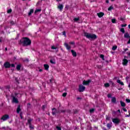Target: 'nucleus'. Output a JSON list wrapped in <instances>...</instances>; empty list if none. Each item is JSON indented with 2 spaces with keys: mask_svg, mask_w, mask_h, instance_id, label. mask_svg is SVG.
<instances>
[{
  "mask_svg": "<svg viewBox=\"0 0 130 130\" xmlns=\"http://www.w3.org/2000/svg\"><path fill=\"white\" fill-rule=\"evenodd\" d=\"M43 70H42V69H40L39 70V71L40 72H43Z\"/></svg>",
  "mask_w": 130,
  "mask_h": 130,
  "instance_id": "69168bd1",
  "label": "nucleus"
},
{
  "mask_svg": "<svg viewBox=\"0 0 130 130\" xmlns=\"http://www.w3.org/2000/svg\"><path fill=\"white\" fill-rule=\"evenodd\" d=\"M112 23H113V24H115V23H116V19H112Z\"/></svg>",
  "mask_w": 130,
  "mask_h": 130,
  "instance_id": "c756f323",
  "label": "nucleus"
},
{
  "mask_svg": "<svg viewBox=\"0 0 130 130\" xmlns=\"http://www.w3.org/2000/svg\"><path fill=\"white\" fill-rule=\"evenodd\" d=\"M67 94H68V93H67V92H64V93H63V94H62V96H63V97H66Z\"/></svg>",
  "mask_w": 130,
  "mask_h": 130,
  "instance_id": "e433bc0d",
  "label": "nucleus"
},
{
  "mask_svg": "<svg viewBox=\"0 0 130 130\" xmlns=\"http://www.w3.org/2000/svg\"><path fill=\"white\" fill-rule=\"evenodd\" d=\"M121 106L122 107H125V103L123 102H122L121 101L120 102Z\"/></svg>",
  "mask_w": 130,
  "mask_h": 130,
  "instance_id": "5701e85b",
  "label": "nucleus"
},
{
  "mask_svg": "<svg viewBox=\"0 0 130 130\" xmlns=\"http://www.w3.org/2000/svg\"><path fill=\"white\" fill-rule=\"evenodd\" d=\"M123 20H124V19H123V18H120V20L121 21H123Z\"/></svg>",
  "mask_w": 130,
  "mask_h": 130,
  "instance_id": "338daca9",
  "label": "nucleus"
},
{
  "mask_svg": "<svg viewBox=\"0 0 130 130\" xmlns=\"http://www.w3.org/2000/svg\"><path fill=\"white\" fill-rule=\"evenodd\" d=\"M121 31V32H122V33H125V31L124 30V28H121L120 30Z\"/></svg>",
  "mask_w": 130,
  "mask_h": 130,
  "instance_id": "473e14b6",
  "label": "nucleus"
},
{
  "mask_svg": "<svg viewBox=\"0 0 130 130\" xmlns=\"http://www.w3.org/2000/svg\"><path fill=\"white\" fill-rule=\"evenodd\" d=\"M10 118V116H8V115H4L2 118H1L2 120H7V119H9Z\"/></svg>",
  "mask_w": 130,
  "mask_h": 130,
  "instance_id": "6e6552de",
  "label": "nucleus"
},
{
  "mask_svg": "<svg viewBox=\"0 0 130 130\" xmlns=\"http://www.w3.org/2000/svg\"><path fill=\"white\" fill-rule=\"evenodd\" d=\"M107 97L108 98H111V94H108Z\"/></svg>",
  "mask_w": 130,
  "mask_h": 130,
  "instance_id": "49530a36",
  "label": "nucleus"
},
{
  "mask_svg": "<svg viewBox=\"0 0 130 130\" xmlns=\"http://www.w3.org/2000/svg\"><path fill=\"white\" fill-rule=\"evenodd\" d=\"M85 89L86 87L83 86L82 85H80L79 88V92L82 93V92H84V91H85Z\"/></svg>",
  "mask_w": 130,
  "mask_h": 130,
  "instance_id": "20e7f679",
  "label": "nucleus"
},
{
  "mask_svg": "<svg viewBox=\"0 0 130 130\" xmlns=\"http://www.w3.org/2000/svg\"><path fill=\"white\" fill-rule=\"evenodd\" d=\"M74 22H78V21H80V17L78 18H75L74 19Z\"/></svg>",
  "mask_w": 130,
  "mask_h": 130,
  "instance_id": "bb28decb",
  "label": "nucleus"
},
{
  "mask_svg": "<svg viewBox=\"0 0 130 130\" xmlns=\"http://www.w3.org/2000/svg\"><path fill=\"white\" fill-rule=\"evenodd\" d=\"M64 46H66V47L68 50H71V46L69 45V44H68V43H65L64 44Z\"/></svg>",
  "mask_w": 130,
  "mask_h": 130,
  "instance_id": "f8f14e48",
  "label": "nucleus"
},
{
  "mask_svg": "<svg viewBox=\"0 0 130 130\" xmlns=\"http://www.w3.org/2000/svg\"><path fill=\"white\" fill-rule=\"evenodd\" d=\"M107 126L109 128H110V127H111V126H112V123L107 124Z\"/></svg>",
  "mask_w": 130,
  "mask_h": 130,
  "instance_id": "b1692460",
  "label": "nucleus"
},
{
  "mask_svg": "<svg viewBox=\"0 0 130 130\" xmlns=\"http://www.w3.org/2000/svg\"><path fill=\"white\" fill-rule=\"evenodd\" d=\"M71 52L74 57H76V56H77V52L75 51L74 50H71Z\"/></svg>",
  "mask_w": 130,
  "mask_h": 130,
  "instance_id": "ddd939ff",
  "label": "nucleus"
},
{
  "mask_svg": "<svg viewBox=\"0 0 130 130\" xmlns=\"http://www.w3.org/2000/svg\"><path fill=\"white\" fill-rule=\"evenodd\" d=\"M18 43L20 45H22L24 47L30 46L32 43V41L28 37H23L19 41Z\"/></svg>",
  "mask_w": 130,
  "mask_h": 130,
  "instance_id": "f257e3e1",
  "label": "nucleus"
},
{
  "mask_svg": "<svg viewBox=\"0 0 130 130\" xmlns=\"http://www.w3.org/2000/svg\"><path fill=\"white\" fill-rule=\"evenodd\" d=\"M94 110H95V109H90L89 111L90 113H93V112H94Z\"/></svg>",
  "mask_w": 130,
  "mask_h": 130,
  "instance_id": "f704fd0d",
  "label": "nucleus"
},
{
  "mask_svg": "<svg viewBox=\"0 0 130 130\" xmlns=\"http://www.w3.org/2000/svg\"><path fill=\"white\" fill-rule=\"evenodd\" d=\"M117 48V46H113L112 49V50L115 51L116 50Z\"/></svg>",
  "mask_w": 130,
  "mask_h": 130,
  "instance_id": "cd10ccee",
  "label": "nucleus"
},
{
  "mask_svg": "<svg viewBox=\"0 0 130 130\" xmlns=\"http://www.w3.org/2000/svg\"><path fill=\"white\" fill-rule=\"evenodd\" d=\"M11 67H12V68H15V64H14V63H12L11 64Z\"/></svg>",
  "mask_w": 130,
  "mask_h": 130,
  "instance_id": "3c124183",
  "label": "nucleus"
},
{
  "mask_svg": "<svg viewBox=\"0 0 130 130\" xmlns=\"http://www.w3.org/2000/svg\"><path fill=\"white\" fill-rule=\"evenodd\" d=\"M24 61H29V59H27V58H26V59H25V60H24Z\"/></svg>",
  "mask_w": 130,
  "mask_h": 130,
  "instance_id": "0e129e2a",
  "label": "nucleus"
},
{
  "mask_svg": "<svg viewBox=\"0 0 130 130\" xmlns=\"http://www.w3.org/2000/svg\"><path fill=\"white\" fill-rule=\"evenodd\" d=\"M122 110H123V111H124V112H126V111H127L126 109H125V108H123Z\"/></svg>",
  "mask_w": 130,
  "mask_h": 130,
  "instance_id": "09e8293b",
  "label": "nucleus"
},
{
  "mask_svg": "<svg viewBox=\"0 0 130 130\" xmlns=\"http://www.w3.org/2000/svg\"><path fill=\"white\" fill-rule=\"evenodd\" d=\"M121 27H126L127 26V24H121Z\"/></svg>",
  "mask_w": 130,
  "mask_h": 130,
  "instance_id": "37998d69",
  "label": "nucleus"
},
{
  "mask_svg": "<svg viewBox=\"0 0 130 130\" xmlns=\"http://www.w3.org/2000/svg\"><path fill=\"white\" fill-rule=\"evenodd\" d=\"M10 24L11 25H15V22H14V21L12 20L10 22Z\"/></svg>",
  "mask_w": 130,
  "mask_h": 130,
  "instance_id": "c03bdc74",
  "label": "nucleus"
},
{
  "mask_svg": "<svg viewBox=\"0 0 130 130\" xmlns=\"http://www.w3.org/2000/svg\"><path fill=\"white\" fill-rule=\"evenodd\" d=\"M14 95H15V96H18V95H19V93H14Z\"/></svg>",
  "mask_w": 130,
  "mask_h": 130,
  "instance_id": "680f3d73",
  "label": "nucleus"
},
{
  "mask_svg": "<svg viewBox=\"0 0 130 130\" xmlns=\"http://www.w3.org/2000/svg\"><path fill=\"white\" fill-rule=\"evenodd\" d=\"M122 65L125 66V67H126V66H127V63H128V60H127V59H125V58H124L123 60H122Z\"/></svg>",
  "mask_w": 130,
  "mask_h": 130,
  "instance_id": "0eeeda50",
  "label": "nucleus"
},
{
  "mask_svg": "<svg viewBox=\"0 0 130 130\" xmlns=\"http://www.w3.org/2000/svg\"><path fill=\"white\" fill-rule=\"evenodd\" d=\"M57 9L59 10L60 12H62V10H63V5L59 4V5L57 6Z\"/></svg>",
  "mask_w": 130,
  "mask_h": 130,
  "instance_id": "9d476101",
  "label": "nucleus"
},
{
  "mask_svg": "<svg viewBox=\"0 0 130 130\" xmlns=\"http://www.w3.org/2000/svg\"><path fill=\"white\" fill-rule=\"evenodd\" d=\"M77 100H81L82 99V98H80V97H78V98H77Z\"/></svg>",
  "mask_w": 130,
  "mask_h": 130,
  "instance_id": "13d9d810",
  "label": "nucleus"
},
{
  "mask_svg": "<svg viewBox=\"0 0 130 130\" xmlns=\"http://www.w3.org/2000/svg\"><path fill=\"white\" fill-rule=\"evenodd\" d=\"M74 112L75 114H77L78 113V111L77 110H74Z\"/></svg>",
  "mask_w": 130,
  "mask_h": 130,
  "instance_id": "de8ad7c7",
  "label": "nucleus"
},
{
  "mask_svg": "<svg viewBox=\"0 0 130 130\" xmlns=\"http://www.w3.org/2000/svg\"><path fill=\"white\" fill-rule=\"evenodd\" d=\"M91 83V80L88 79L87 81L84 80L83 81V85H89Z\"/></svg>",
  "mask_w": 130,
  "mask_h": 130,
  "instance_id": "1a4fd4ad",
  "label": "nucleus"
},
{
  "mask_svg": "<svg viewBox=\"0 0 130 130\" xmlns=\"http://www.w3.org/2000/svg\"><path fill=\"white\" fill-rule=\"evenodd\" d=\"M126 102H127V103H130V100L128 99H126Z\"/></svg>",
  "mask_w": 130,
  "mask_h": 130,
  "instance_id": "a19ab883",
  "label": "nucleus"
},
{
  "mask_svg": "<svg viewBox=\"0 0 130 130\" xmlns=\"http://www.w3.org/2000/svg\"><path fill=\"white\" fill-rule=\"evenodd\" d=\"M59 112L60 113H69L71 114V110H60L59 109Z\"/></svg>",
  "mask_w": 130,
  "mask_h": 130,
  "instance_id": "7ed1b4c3",
  "label": "nucleus"
},
{
  "mask_svg": "<svg viewBox=\"0 0 130 130\" xmlns=\"http://www.w3.org/2000/svg\"><path fill=\"white\" fill-rule=\"evenodd\" d=\"M3 37L0 38V43H2L3 42Z\"/></svg>",
  "mask_w": 130,
  "mask_h": 130,
  "instance_id": "864d4df0",
  "label": "nucleus"
},
{
  "mask_svg": "<svg viewBox=\"0 0 130 130\" xmlns=\"http://www.w3.org/2000/svg\"><path fill=\"white\" fill-rule=\"evenodd\" d=\"M84 36L87 38V39H92L95 40L97 39V36L95 34H91L88 32H84Z\"/></svg>",
  "mask_w": 130,
  "mask_h": 130,
  "instance_id": "f03ea898",
  "label": "nucleus"
},
{
  "mask_svg": "<svg viewBox=\"0 0 130 130\" xmlns=\"http://www.w3.org/2000/svg\"><path fill=\"white\" fill-rule=\"evenodd\" d=\"M56 129L57 130H61V128H60V127L59 126H57Z\"/></svg>",
  "mask_w": 130,
  "mask_h": 130,
  "instance_id": "8fccbe9b",
  "label": "nucleus"
},
{
  "mask_svg": "<svg viewBox=\"0 0 130 130\" xmlns=\"http://www.w3.org/2000/svg\"><path fill=\"white\" fill-rule=\"evenodd\" d=\"M112 120L113 122L115 123V124H118V123H119V122L120 121V120H119V119L116 118H113Z\"/></svg>",
  "mask_w": 130,
  "mask_h": 130,
  "instance_id": "423d86ee",
  "label": "nucleus"
},
{
  "mask_svg": "<svg viewBox=\"0 0 130 130\" xmlns=\"http://www.w3.org/2000/svg\"><path fill=\"white\" fill-rule=\"evenodd\" d=\"M62 34H63V35H64V36H66V32L64 31H63Z\"/></svg>",
  "mask_w": 130,
  "mask_h": 130,
  "instance_id": "bf43d9fd",
  "label": "nucleus"
},
{
  "mask_svg": "<svg viewBox=\"0 0 130 130\" xmlns=\"http://www.w3.org/2000/svg\"><path fill=\"white\" fill-rule=\"evenodd\" d=\"M29 127L31 129H33L34 128V127L33 126V125L31 124L29 125Z\"/></svg>",
  "mask_w": 130,
  "mask_h": 130,
  "instance_id": "ea45409f",
  "label": "nucleus"
},
{
  "mask_svg": "<svg viewBox=\"0 0 130 130\" xmlns=\"http://www.w3.org/2000/svg\"><path fill=\"white\" fill-rule=\"evenodd\" d=\"M31 121H32V120H31V119H29V120H28V122L29 123H30V122H31Z\"/></svg>",
  "mask_w": 130,
  "mask_h": 130,
  "instance_id": "052dcab7",
  "label": "nucleus"
},
{
  "mask_svg": "<svg viewBox=\"0 0 130 130\" xmlns=\"http://www.w3.org/2000/svg\"><path fill=\"white\" fill-rule=\"evenodd\" d=\"M104 86L106 88H108V87L110 86V85L109 84V83H106L105 84Z\"/></svg>",
  "mask_w": 130,
  "mask_h": 130,
  "instance_id": "a878e982",
  "label": "nucleus"
},
{
  "mask_svg": "<svg viewBox=\"0 0 130 130\" xmlns=\"http://www.w3.org/2000/svg\"><path fill=\"white\" fill-rule=\"evenodd\" d=\"M50 62L51 63H52L53 64H55V62L53 61V60H52V59H51V60H50Z\"/></svg>",
  "mask_w": 130,
  "mask_h": 130,
  "instance_id": "c9c22d12",
  "label": "nucleus"
},
{
  "mask_svg": "<svg viewBox=\"0 0 130 130\" xmlns=\"http://www.w3.org/2000/svg\"><path fill=\"white\" fill-rule=\"evenodd\" d=\"M106 4H109V0H106Z\"/></svg>",
  "mask_w": 130,
  "mask_h": 130,
  "instance_id": "e2e57ef3",
  "label": "nucleus"
},
{
  "mask_svg": "<svg viewBox=\"0 0 130 130\" xmlns=\"http://www.w3.org/2000/svg\"><path fill=\"white\" fill-rule=\"evenodd\" d=\"M10 88L11 87L10 86V85H7L6 86V89H7V90H9Z\"/></svg>",
  "mask_w": 130,
  "mask_h": 130,
  "instance_id": "4c0bfd02",
  "label": "nucleus"
},
{
  "mask_svg": "<svg viewBox=\"0 0 130 130\" xmlns=\"http://www.w3.org/2000/svg\"><path fill=\"white\" fill-rule=\"evenodd\" d=\"M21 64H17L16 66V70L17 71H20L21 70Z\"/></svg>",
  "mask_w": 130,
  "mask_h": 130,
  "instance_id": "4be33fe9",
  "label": "nucleus"
},
{
  "mask_svg": "<svg viewBox=\"0 0 130 130\" xmlns=\"http://www.w3.org/2000/svg\"><path fill=\"white\" fill-rule=\"evenodd\" d=\"M98 16L99 18H102V17L104 16V13H103V12L99 13H98Z\"/></svg>",
  "mask_w": 130,
  "mask_h": 130,
  "instance_id": "2eb2a0df",
  "label": "nucleus"
},
{
  "mask_svg": "<svg viewBox=\"0 0 130 130\" xmlns=\"http://www.w3.org/2000/svg\"><path fill=\"white\" fill-rule=\"evenodd\" d=\"M27 107L28 109H29V108H31V104L28 103L27 104Z\"/></svg>",
  "mask_w": 130,
  "mask_h": 130,
  "instance_id": "2f4dec72",
  "label": "nucleus"
},
{
  "mask_svg": "<svg viewBox=\"0 0 130 130\" xmlns=\"http://www.w3.org/2000/svg\"><path fill=\"white\" fill-rule=\"evenodd\" d=\"M113 7L112 6H110L109 8L108 9V11H110L112 10H113Z\"/></svg>",
  "mask_w": 130,
  "mask_h": 130,
  "instance_id": "393cba45",
  "label": "nucleus"
},
{
  "mask_svg": "<svg viewBox=\"0 0 130 130\" xmlns=\"http://www.w3.org/2000/svg\"><path fill=\"white\" fill-rule=\"evenodd\" d=\"M4 67L5 69H10L11 68V63H10V62L6 61L4 63Z\"/></svg>",
  "mask_w": 130,
  "mask_h": 130,
  "instance_id": "39448f33",
  "label": "nucleus"
},
{
  "mask_svg": "<svg viewBox=\"0 0 130 130\" xmlns=\"http://www.w3.org/2000/svg\"><path fill=\"white\" fill-rule=\"evenodd\" d=\"M117 83H118V84H120L121 86H124V83H123V82H122L120 80H117Z\"/></svg>",
  "mask_w": 130,
  "mask_h": 130,
  "instance_id": "f3484780",
  "label": "nucleus"
},
{
  "mask_svg": "<svg viewBox=\"0 0 130 130\" xmlns=\"http://www.w3.org/2000/svg\"><path fill=\"white\" fill-rule=\"evenodd\" d=\"M111 83H112V86H113V87H115V83H114V82H111Z\"/></svg>",
  "mask_w": 130,
  "mask_h": 130,
  "instance_id": "a18cd8bd",
  "label": "nucleus"
},
{
  "mask_svg": "<svg viewBox=\"0 0 130 130\" xmlns=\"http://www.w3.org/2000/svg\"><path fill=\"white\" fill-rule=\"evenodd\" d=\"M124 49V51L123 52V53H124L126 51H127V50H128V48H126L125 49Z\"/></svg>",
  "mask_w": 130,
  "mask_h": 130,
  "instance_id": "58836bf2",
  "label": "nucleus"
},
{
  "mask_svg": "<svg viewBox=\"0 0 130 130\" xmlns=\"http://www.w3.org/2000/svg\"><path fill=\"white\" fill-rule=\"evenodd\" d=\"M39 5H40V1L38 2L37 3V6H39Z\"/></svg>",
  "mask_w": 130,
  "mask_h": 130,
  "instance_id": "6e6d98bb",
  "label": "nucleus"
},
{
  "mask_svg": "<svg viewBox=\"0 0 130 130\" xmlns=\"http://www.w3.org/2000/svg\"><path fill=\"white\" fill-rule=\"evenodd\" d=\"M127 44H130V38H129V40L127 42Z\"/></svg>",
  "mask_w": 130,
  "mask_h": 130,
  "instance_id": "4d7b16f0",
  "label": "nucleus"
},
{
  "mask_svg": "<svg viewBox=\"0 0 130 130\" xmlns=\"http://www.w3.org/2000/svg\"><path fill=\"white\" fill-rule=\"evenodd\" d=\"M111 102L112 103H116V98L115 97L112 98Z\"/></svg>",
  "mask_w": 130,
  "mask_h": 130,
  "instance_id": "aec40b11",
  "label": "nucleus"
},
{
  "mask_svg": "<svg viewBox=\"0 0 130 130\" xmlns=\"http://www.w3.org/2000/svg\"><path fill=\"white\" fill-rule=\"evenodd\" d=\"M15 81H16V83H18V84H20V83L19 82V80H18L17 79V78L15 79Z\"/></svg>",
  "mask_w": 130,
  "mask_h": 130,
  "instance_id": "5fc2aeb1",
  "label": "nucleus"
},
{
  "mask_svg": "<svg viewBox=\"0 0 130 130\" xmlns=\"http://www.w3.org/2000/svg\"><path fill=\"white\" fill-rule=\"evenodd\" d=\"M34 13V10L30 9L28 13V16H31V15H32V14H33Z\"/></svg>",
  "mask_w": 130,
  "mask_h": 130,
  "instance_id": "412c9836",
  "label": "nucleus"
},
{
  "mask_svg": "<svg viewBox=\"0 0 130 130\" xmlns=\"http://www.w3.org/2000/svg\"><path fill=\"white\" fill-rule=\"evenodd\" d=\"M13 102L14 103H19V100L15 96H13Z\"/></svg>",
  "mask_w": 130,
  "mask_h": 130,
  "instance_id": "9b49d317",
  "label": "nucleus"
},
{
  "mask_svg": "<svg viewBox=\"0 0 130 130\" xmlns=\"http://www.w3.org/2000/svg\"><path fill=\"white\" fill-rule=\"evenodd\" d=\"M51 48V49H56V48H57L55 47V46H52Z\"/></svg>",
  "mask_w": 130,
  "mask_h": 130,
  "instance_id": "79ce46f5",
  "label": "nucleus"
},
{
  "mask_svg": "<svg viewBox=\"0 0 130 130\" xmlns=\"http://www.w3.org/2000/svg\"><path fill=\"white\" fill-rule=\"evenodd\" d=\"M70 44H71L72 45H75V43H74V42H70Z\"/></svg>",
  "mask_w": 130,
  "mask_h": 130,
  "instance_id": "603ef678",
  "label": "nucleus"
},
{
  "mask_svg": "<svg viewBox=\"0 0 130 130\" xmlns=\"http://www.w3.org/2000/svg\"><path fill=\"white\" fill-rule=\"evenodd\" d=\"M20 111H21V106L18 105V107L16 109L17 113H18V114L20 113Z\"/></svg>",
  "mask_w": 130,
  "mask_h": 130,
  "instance_id": "dca6fc26",
  "label": "nucleus"
},
{
  "mask_svg": "<svg viewBox=\"0 0 130 130\" xmlns=\"http://www.w3.org/2000/svg\"><path fill=\"white\" fill-rule=\"evenodd\" d=\"M44 68L46 71H48V69H49V66L47 64H44Z\"/></svg>",
  "mask_w": 130,
  "mask_h": 130,
  "instance_id": "4468645a",
  "label": "nucleus"
},
{
  "mask_svg": "<svg viewBox=\"0 0 130 130\" xmlns=\"http://www.w3.org/2000/svg\"><path fill=\"white\" fill-rule=\"evenodd\" d=\"M61 107V103H59V107Z\"/></svg>",
  "mask_w": 130,
  "mask_h": 130,
  "instance_id": "774afa93",
  "label": "nucleus"
},
{
  "mask_svg": "<svg viewBox=\"0 0 130 130\" xmlns=\"http://www.w3.org/2000/svg\"><path fill=\"white\" fill-rule=\"evenodd\" d=\"M100 57H101V58H102V59L103 60H105V59H104V55H103V54H101Z\"/></svg>",
  "mask_w": 130,
  "mask_h": 130,
  "instance_id": "72a5a7b5",
  "label": "nucleus"
},
{
  "mask_svg": "<svg viewBox=\"0 0 130 130\" xmlns=\"http://www.w3.org/2000/svg\"><path fill=\"white\" fill-rule=\"evenodd\" d=\"M12 9H10L8 10H7L8 14H11V13H12Z\"/></svg>",
  "mask_w": 130,
  "mask_h": 130,
  "instance_id": "7c9ffc66",
  "label": "nucleus"
},
{
  "mask_svg": "<svg viewBox=\"0 0 130 130\" xmlns=\"http://www.w3.org/2000/svg\"><path fill=\"white\" fill-rule=\"evenodd\" d=\"M52 114H56V112H57V110L56 108H53L52 109Z\"/></svg>",
  "mask_w": 130,
  "mask_h": 130,
  "instance_id": "a211bd4d",
  "label": "nucleus"
},
{
  "mask_svg": "<svg viewBox=\"0 0 130 130\" xmlns=\"http://www.w3.org/2000/svg\"><path fill=\"white\" fill-rule=\"evenodd\" d=\"M38 12H41V9H36L35 11V14H36L37 13H38Z\"/></svg>",
  "mask_w": 130,
  "mask_h": 130,
  "instance_id": "c85d7f7f",
  "label": "nucleus"
},
{
  "mask_svg": "<svg viewBox=\"0 0 130 130\" xmlns=\"http://www.w3.org/2000/svg\"><path fill=\"white\" fill-rule=\"evenodd\" d=\"M124 38H129L130 36H129V34H128V32L125 33L124 35Z\"/></svg>",
  "mask_w": 130,
  "mask_h": 130,
  "instance_id": "6ab92c4d",
  "label": "nucleus"
}]
</instances>
